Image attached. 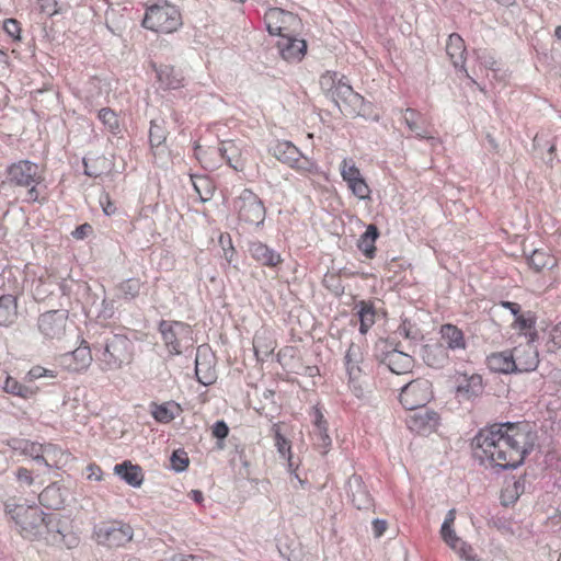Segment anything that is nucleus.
I'll list each match as a JSON object with an SVG mask.
<instances>
[{
  "mask_svg": "<svg viewBox=\"0 0 561 561\" xmlns=\"http://www.w3.org/2000/svg\"><path fill=\"white\" fill-rule=\"evenodd\" d=\"M344 78V76L339 75L337 72L327 71L320 78V88L327 96L331 98L335 92L336 87L340 84V82L343 81Z\"/></svg>",
  "mask_w": 561,
  "mask_h": 561,
  "instance_id": "nucleus-42",
  "label": "nucleus"
},
{
  "mask_svg": "<svg viewBox=\"0 0 561 561\" xmlns=\"http://www.w3.org/2000/svg\"><path fill=\"white\" fill-rule=\"evenodd\" d=\"M341 175L343 180L350 185L357 179L362 178L359 169L352 160L344 159L341 163Z\"/></svg>",
  "mask_w": 561,
  "mask_h": 561,
  "instance_id": "nucleus-43",
  "label": "nucleus"
},
{
  "mask_svg": "<svg viewBox=\"0 0 561 561\" xmlns=\"http://www.w3.org/2000/svg\"><path fill=\"white\" fill-rule=\"evenodd\" d=\"M18 317L16 298L12 295L0 297V325L12 324Z\"/></svg>",
  "mask_w": 561,
  "mask_h": 561,
  "instance_id": "nucleus-33",
  "label": "nucleus"
},
{
  "mask_svg": "<svg viewBox=\"0 0 561 561\" xmlns=\"http://www.w3.org/2000/svg\"><path fill=\"white\" fill-rule=\"evenodd\" d=\"M440 536L443 540L446 542V545H448L450 549H453L462 560H476L472 547L457 536L453 526L447 527V529H445V527H442Z\"/></svg>",
  "mask_w": 561,
  "mask_h": 561,
  "instance_id": "nucleus-20",
  "label": "nucleus"
},
{
  "mask_svg": "<svg viewBox=\"0 0 561 561\" xmlns=\"http://www.w3.org/2000/svg\"><path fill=\"white\" fill-rule=\"evenodd\" d=\"M408 427L420 435H427L438 425V415L434 411L419 410L407 420Z\"/></svg>",
  "mask_w": 561,
  "mask_h": 561,
  "instance_id": "nucleus-16",
  "label": "nucleus"
},
{
  "mask_svg": "<svg viewBox=\"0 0 561 561\" xmlns=\"http://www.w3.org/2000/svg\"><path fill=\"white\" fill-rule=\"evenodd\" d=\"M486 360L489 368L493 371L503 374L516 373V366L513 360L512 352L505 351L491 354Z\"/></svg>",
  "mask_w": 561,
  "mask_h": 561,
  "instance_id": "nucleus-29",
  "label": "nucleus"
},
{
  "mask_svg": "<svg viewBox=\"0 0 561 561\" xmlns=\"http://www.w3.org/2000/svg\"><path fill=\"white\" fill-rule=\"evenodd\" d=\"M220 156L226 159L227 163L236 171L244 169V162L241 158V149L233 140H226L221 142L218 148Z\"/></svg>",
  "mask_w": 561,
  "mask_h": 561,
  "instance_id": "nucleus-27",
  "label": "nucleus"
},
{
  "mask_svg": "<svg viewBox=\"0 0 561 561\" xmlns=\"http://www.w3.org/2000/svg\"><path fill=\"white\" fill-rule=\"evenodd\" d=\"M168 131L165 129V123L163 119H153L151 121V126L149 130V140L151 144V148L153 150V156L156 159L162 160L165 154V149L162 147L167 139ZM163 163V161H161Z\"/></svg>",
  "mask_w": 561,
  "mask_h": 561,
  "instance_id": "nucleus-24",
  "label": "nucleus"
},
{
  "mask_svg": "<svg viewBox=\"0 0 561 561\" xmlns=\"http://www.w3.org/2000/svg\"><path fill=\"white\" fill-rule=\"evenodd\" d=\"M483 392L482 377L480 375H462L457 380V396L465 400H471Z\"/></svg>",
  "mask_w": 561,
  "mask_h": 561,
  "instance_id": "nucleus-21",
  "label": "nucleus"
},
{
  "mask_svg": "<svg viewBox=\"0 0 561 561\" xmlns=\"http://www.w3.org/2000/svg\"><path fill=\"white\" fill-rule=\"evenodd\" d=\"M516 373H529L537 368L539 355L535 345L531 343H519L512 351Z\"/></svg>",
  "mask_w": 561,
  "mask_h": 561,
  "instance_id": "nucleus-15",
  "label": "nucleus"
},
{
  "mask_svg": "<svg viewBox=\"0 0 561 561\" xmlns=\"http://www.w3.org/2000/svg\"><path fill=\"white\" fill-rule=\"evenodd\" d=\"M478 61L486 69H491L493 71L496 70V60L495 58L485 49H479L474 51Z\"/></svg>",
  "mask_w": 561,
  "mask_h": 561,
  "instance_id": "nucleus-54",
  "label": "nucleus"
},
{
  "mask_svg": "<svg viewBox=\"0 0 561 561\" xmlns=\"http://www.w3.org/2000/svg\"><path fill=\"white\" fill-rule=\"evenodd\" d=\"M233 206L240 221L255 227L263 224L266 214L265 207L260 197L251 190L243 188L234 199Z\"/></svg>",
  "mask_w": 561,
  "mask_h": 561,
  "instance_id": "nucleus-9",
  "label": "nucleus"
},
{
  "mask_svg": "<svg viewBox=\"0 0 561 561\" xmlns=\"http://www.w3.org/2000/svg\"><path fill=\"white\" fill-rule=\"evenodd\" d=\"M37 539L68 549L76 547L79 542V538L71 529L69 519L58 513L46 514L42 535Z\"/></svg>",
  "mask_w": 561,
  "mask_h": 561,
  "instance_id": "nucleus-5",
  "label": "nucleus"
},
{
  "mask_svg": "<svg viewBox=\"0 0 561 561\" xmlns=\"http://www.w3.org/2000/svg\"><path fill=\"white\" fill-rule=\"evenodd\" d=\"M446 53L449 56L453 65L463 71L465 76L469 78L473 83H476V81L469 76L467 69L465 68L466 45L465 41L459 34L453 33L449 35L446 45Z\"/></svg>",
  "mask_w": 561,
  "mask_h": 561,
  "instance_id": "nucleus-19",
  "label": "nucleus"
},
{
  "mask_svg": "<svg viewBox=\"0 0 561 561\" xmlns=\"http://www.w3.org/2000/svg\"><path fill=\"white\" fill-rule=\"evenodd\" d=\"M3 390L7 393L21 397L23 399H30L33 398L36 392L37 388L34 386H27L19 382L15 378L8 376L3 383Z\"/></svg>",
  "mask_w": 561,
  "mask_h": 561,
  "instance_id": "nucleus-37",
  "label": "nucleus"
},
{
  "mask_svg": "<svg viewBox=\"0 0 561 561\" xmlns=\"http://www.w3.org/2000/svg\"><path fill=\"white\" fill-rule=\"evenodd\" d=\"M275 443L279 454H282V456L285 457L286 453L289 451L290 447L288 445L287 439L279 432H276L275 434Z\"/></svg>",
  "mask_w": 561,
  "mask_h": 561,
  "instance_id": "nucleus-61",
  "label": "nucleus"
},
{
  "mask_svg": "<svg viewBox=\"0 0 561 561\" xmlns=\"http://www.w3.org/2000/svg\"><path fill=\"white\" fill-rule=\"evenodd\" d=\"M84 173L90 178H98L110 170L111 163L104 156L83 159Z\"/></svg>",
  "mask_w": 561,
  "mask_h": 561,
  "instance_id": "nucleus-39",
  "label": "nucleus"
},
{
  "mask_svg": "<svg viewBox=\"0 0 561 561\" xmlns=\"http://www.w3.org/2000/svg\"><path fill=\"white\" fill-rule=\"evenodd\" d=\"M403 119L408 128L419 138H431L426 128V119L420 112L409 107L404 111Z\"/></svg>",
  "mask_w": 561,
  "mask_h": 561,
  "instance_id": "nucleus-28",
  "label": "nucleus"
},
{
  "mask_svg": "<svg viewBox=\"0 0 561 561\" xmlns=\"http://www.w3.org/2000/svg\"><path fill=\"white\" fill-rule=\"evenodd\" d=\"M94 534L99 543L108 548H118L131 541L134 530L128 524L113 522L99 526Z\"/></svg>",
  "mask_w": 561,
  "mask_h": 561,
  "instance_id": "nucleus-11",
  "label": "nucleus"
},
{
  "mask_svg": "<svg viewBox=\"0 0 561 561\" xmlns=\"http://www.w3.org/2000/svg\"><path fill=\"white\" fill-rule=\"evenodd\" d=\"M157 79L163 89H178L182 85L183 77L172 66H160L156 69Z\"/></svg>",
  "mask_w": 561,
  "mask_h": 561,
  "instance_id": "nucleus-31",
  "label": "nucleus"
},
{
  "mask_svg": "<svg viewBox=\"0 0 561 561\" xmlns=\"http://www.w3.org/2000/svg\"><path fill=\"white\" fill-rule=\"evenodd\" d=\"M271 151L277 160L298 171L311 173L317 170L316 163L304 157L298 148L289 141L276 142Z\"/></svg>",
  "mask_w": 561,
  "mask_h": 561,
  "instance_id": "nucleus-13",
  "label": "nucleus"
},
{
  "mask_svg": "<svg viewBox=\"0 0 561 561\" xmlns=\"http://www.w3.org/2000/svg\"><path fill=\"white\" fill-rule=\"evenodd\" d=\"M16 478L20 482L25 483L26 485H31L33 483L31 471L26 468H19Z\"/></svg>",
  "mask_w": 561,
  "mask_h": 561,
  "instance_id": "nucleus-64",
  "label": "nucleus"
},
{
  "mask_svg": "<svg viewBox=\"0 0 561 561\" xmlns=\"http://www.w3.org/2000/svg\"><path fill=\"white\" fill-rule=\"evenodd\" d=\"M8 514L19 527L22 537L34 540L42 535L46 514L36 505L7 504Z\"/></svg>",
  "mask_w": 561,
  "mask_h": 561,
  "instance_id": "nucleus-4",
  "label": "nucleus"
},
{
  "mask_svg": "<svg viewBox=\"0 0 561 561\" xmlns=\"http://www.w3.org/2000/svg\"><path fill=\"white\" fill-rule=\"evenodd\" d=\"M39 502L53 510H59L65 502L60 486L53 483L45 488L39 494Z\"/></svg>",
  "mask_w": 561,
  "mask_h": 561,
  "instance_id": "nucleus-36",
  "label": "nucleus"
},
{
  "mask_svg": "<svg viewBox=\"0 0 561 561\" xmlns=\"http://www.w3.org/2000/svg\"><path fill=\"white\" fill-rule=\"evenodd\" d=\"M265 21L268 33L279 35L276 46L282 58L288 62H299L307 51L306 41L283 33L286 30L284 24L297 22V16L283 9L272 8L266 12Z\"/></svg>",
  "mask_w": 561,
  "mask_h": 561,
  "instance_id": "nucleus-2",
  "label": "nucleus"
},
{
  "mask_svg": "<svg viewBox=\"0 0 561 561\" xmlns=\"http://www.w3.org/2000/svg\"><path fill=\"white\" fill-rule=\"evenodd\" d=\"M68 314L65 310H50L38 319V329L48 339H60L66 333Z\"/></svg>",
  "mask_w": 561,
  "mask_h": 561,
  "instance_id": "nucleus-14",
  "label": "nucleus"
},
{
  "mask_svg": "<svg viewBox=\"0 0 561 561\" xmlns=\"http://www.w3.org/2000/svg\"><path fill=\"white\" fill-rule=\"evenodd\" d=\"M528 263L536 272H540L543 268L554 267L557 260L549 252L536 249L528 257Z\"/></svg>",
  "mask_w": 561,
  "mask_h": 561,
  "instance_id": "nucleus-40",
  "label": "nucleus"
},
{
  "mask_svg": "<svg viewBox=\"0 0 561 561\" xmlns=\"http://www.w3.org/2000/svg\"><path fill=\"white\" fill-rule=\"evenodd\" d=\"M348 187L359 199H368L370 197L369 186L363 176L351 183Z\"/></svg>",
  "mask_w": 561,
  "mask_h": 561,
  "instance_id": "nucleus-48",
  "label": "nucleus"
},
{
  "mask_svg": "<svg viewBox=\"0 0 561 561\" xmlns=\"http://www.w3.org/2000/svg\"><path fill=\"white\" fill-rule=\"evenodd\" d=\"M43 13L51 16L58 12L57 0H37Z\"/></svg>",
  "mask_w": 561,
  "mask_h": 561,
  "instance_id": "nucleus-58",
  "label": "nucleus"
},
{
  "mask_svg": "<svg viewBox=\"0 0 561 561\" xmlns=\"http://www.w3.org/2000/svg\"><path fill=\"white\" fill-rule=\"evenodd\" d=\"M356 307L359 308L357 311L360 321L359 332L365 334L375 323L376 311L374 307L366 301H360Z\"/></svg>",
  "mask_w": 561,
  "mask_h": 561,
  "instance_id": "nucleus-41",
  "label": "nucleus"
},
{
  "mask_svg": "<svg viewBox=\"0 0 561 561\" xmlns=\"http://www.w3.org/2000/svg\"><path fill=\"white\" fill-rule=\"evenodd\" d=\"M398 333L410 340H417L421 336L420 330L408 320L402 321L401 325L398 328Z\"/></svg>",
  "mask_w": 561,
  "mask_h": 561,
  "instance_id": "nucleus-52",
  "label": "nucleus"
},
{
  "mask_svg": "<svg viewBox=\"0 0 561 561\" xmlns=\"http://www.w3.org/2000/svg\"><path fill=\"white\" fill-rule=\"evenodd\" d=\"M379 232L375 225H369L364 234L360 236L357 247L368 259L375 256L376 247L375 241L378 238Z\"/></svg>",
  "mask_w": 561,
  "mask_h": 561,
  "instance_id": "nucleus-38",
  "label": "nucleus"
},
{
  "mask_svg": "<svg viewBox=\"0 0 561 561\" xmlns=\"http://www.w3.org/2000/svg\"><path fill=\"white\" fill-rule=\"evenodd\" d=\"M347 485L352 503L357 510H369L373 507V499L366 490L360 476L353 474L350 477Z\"/></svg>",
  "mask_w": 561,
  "mask_h": 561,
  "instance_id": "nucleus-18",
  "label": "nucleus"
},
{
  "mask_svg": "<svg viewBox=\"0 0 561 561\" xmlns=\"http://www.w3.org/2000/svg\"><path fill=\"white\" fill-rule=\"evenodd\" d=\"M8 180L16 186L28 187L27 201L35 202L38 199L36 186L44 180L38 164L28 160L13 163L8 169Z\"/></svg>",
  "mask_w": 561,
  "mask_h": 561,
  "instance_id": "nucleus-7",
  "label": "nucleus"
},
{
  "mask_svg": "<svg viewBox=\"0 0 561 561\" xmlns=\"http://www.w3.org/2000/svg\"><path fill=\"white\" fill-rule=\"evenodd\" d=\"M150 409L153 419L159 423H170L181 410L180 405L174 402H165L163 404L151 403Z\"/></svg>",
  "mask_w": 561,
  "mask_h": 561,
  "instance_id": "nucleus-34",
  "label": "nucleus"
},
{
  "mask_svg": "<svg viewBox=\"0 0 561 561\" xmlns=\"http://www.w3.org/2000/svg\"><path fill=\"white\" fill-rule=\"evenodd\" d=\"M229 428L224 421H217L213 426V435L218 439H224L228 436Z\"/></svg>",
  "mask_w": 561,
  "mask_h": 561,
  "instance_id": "nucleus-59",
  "label": "nucleus"
},
{
  "mask_svg": "<svg viewBox=\"0 0 561 561\" xmlns=\"http://www.w3.org/2000/svg\"><path fill=\"white\" fill-rule=\"evenodd\" d=\"M142 25L161 33H172L181 25V14L175 5L164 0L147 9Z\"/></svg>",
  "mask_w": 561,
  "mask_h": 561,
  "instance_id": "nucleus-6",
  "label": "nucleus"
},
{
  "mask_svg": "<svg viewBox=\"0 0 561 561\" xmlns=\"http://www.w3.org/2000/svg\"><path fill=\"white\" fill-rule=\"evenodd\" d=\"M313 439L320 453L322 455L328 454L329 447L331 446V438L328 435V428L320 427V430L313 431Z\"/></svg>",
  "mask_w": 561,
  "mask_h": 561,
  "instance_id": "nucleus-47",
  "label": "nucleus"
},
{
  "mask_svg": "<svg viewBox=\"0 0 561 561\" xmlns=\"http://www.w3.org/2000/svg\"><path fill=\"white\" fill-rule=\"evenodd\" d=\"M172 468L178 471H184L188 466V457L184 450H175L173 451L171 458Z\"/></svg>",
  "mask_w": 561,
  "mask_h": 561,
  "instance_id": "nucleus-49",
  "label": "nucleus"
},
{
  "mask_svg": "<svg viewBox=\"0 0 561 561\" xmlns=\"http://www.w3.org/2000/svg\"><path fill=\"white\" fill-rule=\"evenodd\" d=\"M331 99L345 116H357L365 114L364 98L356 93L344 80L336 87Z\"/></svg>",
  "mask_w": 561,
  "mask_h": 561,
  "instance_id": "nucleus-12",
  "label": "nucleus"
},
{
  "mask_svg": "<svg viewBox=\"0 0 561 561\" xmlns=\"http://www.w3.org/2000/svg\"><path fill=\"white\" fill-rule=\"evenodd\" d=\"M206 357L207 354L198 348L195 359V374L198 381L205 386L211 385L216 380V371L210 362L206 360Z\"/></svg>",
  "mask_w": 561,
  "mask_h": 561,
  "instance_id": "nucleus-30",
  "label": "nucleus"
},
{
  "mask_svg": "<svg viewBox=\"0 0 561 561\" xmlns=\"http://www.w3.org/2000/svg\"><path fill=\"white\" fill-rule=\"evenodd\" d=\"M536 440L537 434L527 423L494 424L472 439L473 456L492 468L515 469L534 449Z\"/></svg>",
  "mask_w": 561,
  "mask_h": 561,
  "instance_id": "nucleus-1",
  "label": "nucleus"
},
{
  "mask_svg": "<svg viewBox=\"0 0 561 561\" xmlns=\"http://www.w3.org/2000/svg\"><path fill=\"white\" fill-rule=\"evenodd\" d=\"M42 377L53 378V377H55V375H54L53 370H48L43 367L36 366V367H33L26 376L28 381H33V380L42 378Z\"/></svg>",
  "mask_w": 561,
  "mask_h": 561,
  "instance_id": "nucleus-56",
  "label": "nucleus"
},
{
  "mask_svg": "<svg viewBox=\"0 0 561 561\" xmlns=\"http://www.w3.org/2000/svg\"><path fill=\"white\" fill-rule=\"evenodd\" d=\"M433 399L432 382L417 378L408 382L400 392V402L407 410L424 408Z\"/></svg>",
  "mask_w": 561,
  "mask_h": 561,
  "instance_id": "nucleus-10",
  "label": "nucleus"
},
{
  "mask_svg": "<svg viewBox=\"0 0 561 561\" xmlns=\"http://www.w3.org/2000/svg\"><path fill=\"white\" fill-rule=\"evenodd\" d=\"M114 472L131 486H140L144 480L140 467L134 466L129 461L116 465Z\"/></svg>",
  "mask_w": 561,
  "mask_h": 561,
  "instance_id": "nucleus-32",
  "label": "nucleus"
},
{
  "mask_svg": "<svg viewBox=\"0 0 561 561\" xmlns=\"http://www.w3.org/2000/svg\"><path fill=\"white\" fill-rule=\"evenodd\" d=\"M253 348L257 359H263V357L273 353L274 345L273 342L265 344L264 337L260 333H256L253 339Z\"/></svg>",
  "mask_w": 561,
  "mask_h": 561,
  "instance_id": "nucleus-45",
  "label": "nucleus"
},
{
  "mask_svg": "<svg viewBox=\"0 0 561 561\" xmlns=\"http://www.w3.org/2000/svg\"><path fill=\"white\" fill-rule=\"evenodd\" d=\"M3 30L12 38H15V39L20 38L21 28H20V23L16 20L7 19L3 22Z\"/></svg>",
  "mask_w": 561,
  "mask_h": 561,
  "instance_id": "nucleus-55",
  "label": "nucleus"
},
{
  "mask_svg": "<svg viewBox=\"0 0 561 561\" xmlns=\"http://www.w3.org/2000/svg\"><path fill=\"white\" fill-rule=\"evenodd\" d=\"M345 366L351 382L359 380L363 369L360 363L363 362V351L357 344L352 343L345 355Z\"/></svg>",
  "mask_w": 561,
  "mask_h": 561,
  "instance_id": "nucleus-26",
  "label": "nucleus"
},
{
  "mask_svg": "<svg viewBox=\"0 0 561 561\" xmlns=\"http://www.w3.org/2000/svg\"><path fill=\"white\" fill-rule=\"evenodd\" d=\"M413 358L411 355L393 350L385 355L382 364L386 365L393 374H407L413 367Z\"/></svg>",
  "mask_w": 561,
  "mask_h": 561,
  "instance_id": "nucleus-23",
  "label": "nucleus"
},
{
  "mask_svg": "<svg viewBox=\"0 0 561 561\" xmlns=\"http://www.w3.org/2000/svg\"><path fill=\"white\" fill-rule=\"evenodd\" d=\"M92 362L91 350L88 345H81L71 353L62 356V363L73 371H80L90 366Z\"/></svg>",
  "mask_w": 561,
  "mask_h": 561,
  "instance_id": "nucleus-25",
  "label": "nucleus"
},
{
  "mask_svg": "<svg viewBox=\"0 0 561 561\" xmlns=\"http://www.w3.org/2000/svg\"><path fill=\"white\" fill-rule=\"evenodd\" d=\"M424 359L431 366H440L445 360L443 347L438 345L425 347Z\"/></svg>",
  "mask_w": 561,
  "mask_h": 561,
  "instance_id": "nucleus-44",
  "label": "nucleus"
},
{
  "mask_svg": "<svg viewBox=\"0 0 561 561\" xmlns=\"http://www.w3.org/2000/svg\"><path fill=\"white\" fill-rule=\"evenodd\" d=\"M11 446L13 450L30 456L35 461L44 463L45 466H48V460L44 458L43 453L56 451V446L51 444L41 445L25 439H13Z\"/></svg>",
  "mask_w": 561,
  "mask_h": 561,
  "instance_id": "nucleus-17",
  "label": "nucleus"
},
{
  "mask_svg": "<svg viewBox=\"0 0 561 561\" xmlns=\"http://www.w3.org/2000/svg\"><path fill=\"white\" fill-rule=\"evenodd\" d=\"M163 343L171 355L182 354L193 347V331L186 323L162 320L159 324Z\"/></svg>",
  "mask_w": 561,
  "mask_h": 561,
  "instance_id": "nucleus-8",
  "label": "nucleus"
},
{
  "mask_svg": "<svg viewBox=\"0 0 561 561\" xmlns=\"http://www.w3.org/2000/svg\"><path fill=\"white\" fill-rule=\"evenodd\" d=\"M251 256L260 264L268 267H276L282 263L280 254L260 241L249 244Z\"/></svg>",
  "mask_w": 561,
  "mask_h": 561,
  "instance_id": "nucleus-22",
  "label": "nucleus"
},
{
  "mask_svg": "<svg viewBox=\"0 0 561 561\" xmlns=\"http://www.w3.org/2000/svg\"><path fill=\"white\" fill-rule=\"evenodd\" d=\"M536 323L535 317L531 312H526L516 316V320L514 322V327L520 331L529 330L534 328Z\"/></svg>",
  "mask_w": 561,
  "mask_h": 561,
  "instance_id": "nucleus-51",
  "label": "nucleus"
},
{
  "mask_svg": "<svg viewBox=\"0 0 561 561\" xmlns=\"http://www.w3.org/2000/svg\"><path fill=\"white\" fill-rule=\"evenodd\" d=\"M100 203L103 207V211L107 216H111L116 213V207L107 194H105L104 196L101 197Z\"/></svg>",
  "mask_w": 561,
  "mask_h": 561,
  "instance_id": "nucleus-62",
  "label": "nucleus"
},
{
  "mask_svg": "<svg viewBox=\"0 0 561 561\" xmlns=\"http://www.w3.org/2000/svg\"><path fill=\"white\" fill-rule=\"evenodd\" d=\"M94 348L96 364L104 373L119 370L134 359V343L125 335H113Z\"/></svg>",
  "mask_w": 561,
  "mask_h": 561,
  "instance_id": "nucleus-3",
  "label": "nucleus"
},
{
  "mask_svg": "<svg viewBox=\"0 0 561 561\" xmlns=\"http://www.w3.org/2000/svg\"><path fill=\"white\" fill-rule=\"evenodd\" d=\"M547 348L549 352H554L561 348V322L554 325L549 331V337L547 341Z\"/></svg>",
  "mask_w": 561,
  "mask_h": 561,
  "instance_id": "nucleus-50",
  "label": "nucleus"
},
{
  "mask_svg": "<svg viewBox=\"0 0 561 561\" xmlns=\"http://www.w3.org/2000/svg\"><path fill=\"white\" fill-rule=\"evenodd\" d=\"M140 290V283L137 279H127L121 285V291L125 298H135Z\"/></svg>",
  "mask_w": 561,
  "mask_h": 561,
  "instance_id": "nucleus-53",
  "label": "nucleus"
},
{
  "mask_svg": "<svg viewBox=\"0 0 561 561\" xmlns=\"http://www.w3.org/2000/svg\"><path fill=\"white\" fill-rule=\"evenodd\" d=\"M99 118L113 134L117 133L119 124L114 111L107 107L102 108L99 112Z\"/></svg>",
  "mask_w": 561,
  "mask_h": 561,
  "instance_id": "nucleus-46",
  "label": "nucleus"
},
{
  "mask_svg": "<svg viewBox=\"0 0 561 561\" xmlns=\"http://www.w3.org/2000/svg\"><path fill=\"white\" fill-rule=\"evenodd\" d=\"M194 188L198 194L202 202H206L210 198V191L207 190L205 193H202V186H209V181L206 178H197V181H193Z\"/></svg>",
  "mask_w": 561,
  "mask_h": 561,
  "instance_id": "nucleus-57",
  "label": "nucleus"
},
{
  "mask_svg": "<svg viewBox=\"0 0 561 561\" xmlns=\"http://www.w3.org/2000/svg\"><path fill=\"white\" fill-rule=\"evenodd\" d=\"M442 339L451 350H463L466 347L462 331L453 324H444L440 329Z\"/></svg>",
  "mask_w": 561,
  "mask_h": 561,
  "instance_id": "nucleus-35",
  "label": "nucleus"
},
{
  "mask_svg": "<svg viewBox=\"0 0 561 561\" xmlns=\"http://www.w3.org/2000/svg\"><path fill=\"white\" fill-rule=\"evenodd\" d=\"M87 479L90 481H101L102 480V470L101 468L91 463L87 467Z\"/></svg>",
  "mask_w": 561,
  "mask_h": 561,
  "instance_id": "nucleus-60",
  "label": "nucleus"
},
{
  "mask_svg": "<svg viewBox=\"0 0 561 561\" xmlns=\"http://www.w3.org/2000/svg\"><path fill=\"white\" fill-rule=\"evenodd\" d=\"M91 231L92 227L89 224H83L73 230L72 236L73 238L80 240L85 238Z\"/></svg>",
  "mask_w": 561,
  "mask_h": 561,
  "instance_id": "nucleus-63",
  "label": "nucleus"
}]
</instances>
